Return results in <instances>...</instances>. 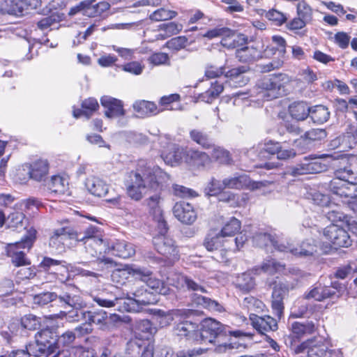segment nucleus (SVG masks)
Returning <instances> with one entry per match:
<instances>
[{
	"instance_id": "obj_49",
	"label": "nucleus",
	"mask_w": 357,
	"mask_h": 357,
	"mask_svg": "<svg viewBox=\"0 0 357 357\" xmlns=\"http://www.w3.org/2000/svg\"><path fill=\"white\" fill-rule=\"evenodd\" d=\"M327 218L328 220L335 223H340L339 226L343 227L344 225H349L350 222V218L344 214L342 212L333 210L327 213Z\"/></svg>"
},
{
	"instance_id": "obj_8",
	"label": "nucleus",
	"mask_w": 357,
	"mask_h": 357,
	"mask_svg": "<svg viewBox=\"0 0 357 357\" xmlns=\"http://www.w3.org/2000/svg\"><path fill=\"white\" fill-rule=\"evenodd\" d=\"M203 36L208 39L222 37L221 44L227 48H236L240 41H245L243 35H237L235 31L227 27L211 29L207 31Z\"/></svg>"
},
{
	"instance_id": "obj_63",
	"label": "nucleus",
	"mask_w": 357,
	"mask_h": 357,
	"mask_svg": "<svg viewBox=\"0 0 357 357\" xmlns=\"http://www.w3.org/2000/svg\"><path fill=\"white\" fill-rule=\"evenodd\" d=\"M299 75L301 77L303 81L307 84H312L318 79L317 73L309 67L301 70Z\"/></svg>"
},
{
	"instance_id": "obj_20",
	"label": "nucleus",
	"mask_w": 357,
	"mask_h": 357,
	"mask_svg": "<svg viewBox=\"0 0 357 357\" xmlns=\"http://www.w3.org/2000/svg\"><path fill=\"white\" fill-rule=\"evenodd\" d=\"M76 231L70 227H65L58 229H55L50 237V244H62L67 243V241L70 239L75 240Z\"/></svg>"
},
{
	"instance_id": "obj_61",
	"label": "nucleus",
	"mask_w": 357,
	"mask_h": 357,
	"mask_svg": "<svg viewBox=\"0 0 357 357\" xmlns=\"http://www.w3.org/2000/svg\"><path fill=\"white\" fill-rule=\"evenodd\" d=\"M188 39L185 36H178L169 40L167 45L169 49L178 50L185 47Z\"/></svg>"
},
{
	"instance_id": "obj_45",
	"label": "nucleus",
	"mask_w": 357,
	"mask_h": 357,
	"mask_svg": "<svg viewBox=\"0 0 357 357\" xmlns=\"http://www.w3.org/2000/svg\"><path fill=\"white\" fill-rule=\"evenodd\" d=\"M225 189L224 179L220 181L215 178H212L206 186L204 192L208 196H216L220 194Z\"/></svg>"
},
{
	"instance_id": "obj_39",
	"label": "nucleus",
	"mask_w": 357,
	"mask_h": 357,
	"mask_svg": "<svg viewBox=\"0 0 357 357\" xmlns=\"http://www.w3.org/2000/svg\"><path fill=\"white\" fill-rule=\"evenodd\" d=\"M86 252L89 255V258L91 261H100L107 264L114 263L112 258L105 256V254L107 253V248L102 252L101 250L98 252L95 247H86Z\"/></svg>"
},
{
	"instance_id": "obj_9",
	"label": "nucleus",
	"mask_w": 357,
	"mask_h": 357,
	"mask_svg": "<svg viewBox=\"0 0 357 357\" xmlns=\"http://www.w3.org/2000/svg\"><path fill=\"white\" fill-rule=\"evenodd\" d=\"M273 284L271 307L274 315L280 320L284 315V299L289 292V288L287 284L282 282H275Z\"/></svg>"
},
{
	"instance_id": "obj_42",
	"label": "nucleus",
	"mask_w": 357,
	"mask_h": 357,
	"mask_svg": "<svg viewBox=\"0 0 357 357\" xmlns=\"http://www.w3.org/2000/svg\"><path fill=\"white\" fill-rule=\"evenodd\" d=\"M144 344V342L142 339L138 338L137 337L132 338L126 344V354L130 357L138 356L142 351Z\"/></svg>"
},
{
	"instance_id": "obj_1",
	"label": "nucleus",
	"mask_w": 357,
	"mask_h": 357,
	"mask_svg": "<svg viewBox=\"0 0 357 357\" xmlns=\"http://www.w3.org/2000/svg\"><path fill=\"white\" fill-rule=\"evenodd\" d=\"M129 178L130 180L126 185V192L131 199L138 202L144 195L151 192L155 193L145 199L144 204L157 223L160 233L158 238H165L167 227L160 206L162 197L160 193L167 185L169 181V175L159 167L152 168L144 161H140L137 169L130 173Z\"/></svg>"
},
{
	"instance_id": "obj_38",
	"label": "nucleus",
	"mask_w": 357,
	"mask_h": 357,
	"mask_svg": "<svg viewBox=\"0 0 357 357\" xmlns=\"http://www.w3.org/2000/svg\"><path fill=\"white\" fill-rule=\"evenodd\" d=\"M284 267L280 262H277L274 259L267 260L253 270L256 274H259L261 272L268 273L273 274L278 271L281 270Z\"/></svg>"
},
{
	"instance_id": "obj_5",
	"label": "nucleus",
	"mask_w": 357,
	"mask_h": 357,
	"mask_svg": "<svg viewBox=\"0 0 357 357\" xmlns=\"http://www.w3.org/2000/svg\"><path fill=\"white\" fill-rule=\"evenodd\" d=\"M241 229V222L236 218H231L221 230L211 229L204 239V245H215L230 243L234 234Z\"/></svg>"
},
{
	"instance_id": "obj_22",
	"label": "nucleus",
	"mask_w": 357,
	"mask_h": 357,
	"mask_svg": "<svg viewBox=\"0 0 357 357\" xmlns=\"http://www.w3.org/2000/svg\"><path fill=\"white\" fill-rule=\"evenodd\" d=\"M132 107L137 115L140 117L157 114L161 112L154 102L146 100L135 101Z\"/></svg>"
},
{
	"instance_id": "obj_57",
	"label": "nucleus",
	"mask_w": 357,
	"mask_h": 357,
	"mask_svg": "<svg viewBox=\"0 0 357 357\" xmlns=\"http://www.w3.org/2000/svg\"><path fill=\"white\" fill-rule=\"evenodd\" d=\"M225 66L217 67L212 64H207L205 67V76L208 79H214L224 75Z\"/></svg>"
},
{
	"instance_id": "obj_2",
	"label": "nucleus",
	"mask_w": 357,
	"mask_h": 357,
	"mask_svg": "<svg viewBox=\"0 0 357 357\" xmlns=\"http://www.w3.org/2000/svg\"><path fill=\"white\" fill-rule=\"evenodd\" d=\"M243 334L240 331H230L229 326L212 318L204 319L198 331L201 340L215 344V351L219 354L234 349L235 346L230 342L231 337H240Z\"/></svg>"
},
{
	"instance_id": "obj_16",
	"label": "nucleus",
	"mask_w": 357,
	"mask_h": 357,
	"mask_svg": "<svg viewBox=\"0 0 357 357\" xmlns=\"http://www.w3.org/2000/svg\"><path fill=\"white\" fill-rule=\"evenodd\" d=\"M224 184L225 188L234 190L255 189L259 188L261 185V182H252L250 177L244 174L224 178Z\"/></svg>"
},
{
	"instance_id": "obj_15",
	"label": "nucleus",
	"mask_w": 357,
	"mask_h": 357,
	"mask_svg": "<svg viewBox=\"0 0 357 357\" xmlns=\"http://www.w3.org/2000/svg\"><path fill=\"white\" fill-rule=\"evenodd\" d=\"M250 320L252 326L261 334L268 331H275L278 328L277 319L269 315L258 316L250 314Z\"/></svg>"
},
{
	"instance_id": "obj_19",
	"label": "nucleus",
	"mask_w": 357,
	"mask_h": 357,
	"mask_svg": "<svg viewBox=\"0 0 357 357\" xmlns=\"http://www.w3.org/2000/svg\"><path fill=\"white\" fill-rule=\"evenodd\" d=\"M326 166L318 159L305 160L304 162L296 167L292 172L294 175L317 174L324 171Z\"/></svg>"
},
{
	"instance_id": "obj_60",
	"label": "nucleus",
	"mask_w": 357,
	"mask_h": 357,
	"mask_svg": "<svg viewBox=\"0 0 357 357\" xmlns=\"http://www.w3.org/2000/svg\"><path fill=\"white\" fill-rule=\"evenodd\" d=\"M219 202L229 204L232 207H236L239 205L238 201V196L231 192H222L218 195Z\"/></svg>"
},
{
	"instance_id": "obj_24",
	"label": "nucleus",
	"mask_w": 357,
	"mask_h": 357,
	"mask_svg": "<svg viewBox=\"0 0 357 357\" xmlns=\"http://www.w3.org/2000/svg\"><path fill=\"white\" fill-rule=\"evenodd\" d=\"M98 108L99 104L97 100L93 98H89L82 101V109H75L73 110V116L75 118H79L81 116H85L86 119H89L93 112L97 111Z\"/></svg>"
},
{
	"instance_id": "obj_53",
	"label": "nucleus",
	"mask_w": 357,
	"mask_h": 357,
	"mask_svg": "<svg viewBox=\"0 0 357 357\" xmlns=\"http://www.w3.org/2000/svg\"><path fill=\"white\" fill-rule=\"evenodd\" d=\"M173 192L176 196L182 198H192L198 196V194L192 189L176 184L173 185Z\"/></svg>"
},
{
	"instance_id": "obj_13",
	"label": "nucleus",
	"mask_w": 357,
	"mask_h": 357,
	"mask_svg": "<svg viewBox=\"0 0 357 357\" xmlns=\"http://www.w3.org/2000/svg\"><path fill=\"white\" fill-rule=\"evenodd\" d=\"M173 213L180 222L186 225L192 224L197 218L193 206L185 202L176 203L173 207Z\"/></svg>"
},
{
	"instance_id": "obj_4",
	"label": "nucleus",
	"mask_w": 357,
	"mask_h": 357,
	"mask_svg": "<svg viewBox=\"0 0 357 357\" xmlns=\"http://www.w3.org/2000/svg\"><path fill=\"white\" fill-rule=\"evenodd\" d=\"M296 354L307 353V357H343L339 349H328V347L317 338L308 339L294 348Z\"/></svg>"
},
{
	"instance_id": "obj_18",
	"label": "nucleus",
	"mask_w": 357,
	"mask_h": 357,
	"mask_svg": "<svg viewBox=\"0 0 357 357\" xmlns=\"http://www.w3.org/2000/svg\"><path fill=\"white\" fill-rule=\"evenodd\" d=\"M85 186L91 195L96 197H104L109 191V185L102 178L94 175L86 178Z\"/></svg>"
},
{
	"instance_id": "obj_40",
	"label": "nucleus",
	"mask_w": 357,
	"mask_h": 357,
	"mask_svg": "<svg viewBox=\"0 0 357 357\" xmlns=\"http://www.w3.org/2000/svg\"><path fill=\"white\" fill-rule=\"evenodd\" d=\"M275 251H272L273 252H277V253H282L284 252L283 257H279V258L284 259L286 257H288L289 253L292 254L293 255L297 256V257H305L308 255H311L312 252H310L302 248V247L295 248L293 249H291V247H274ZM274 256L278 257L277 255L274 254Z\"/></svg>"
},
{
	"instance_id": "obj_50",
	"label": "nucleus",
	"mask_w": 357,
	"mask_h": 357,
	"mask_svg": "<svg viewBox=\"0 0 357 357\" xmlns=\"http://www.w3.org/2000/svg\"><path fill=\"white\" fill-rule=\"evenodd\" d=\"M177 15V12L165 8H160L154 11L151 15L150 19L153 21H165L174 18Z\"/></svg>"
},
{
	"instance_id": "obj_33",
	"label": "nucleus",
	"mask_w": 357,
	"mask_h": 357,
	"mask_svg": "<svg viewBox=\"0 0 357 357\" xmlns=\"http://www.w3.org/2000/svg\"><path fill=\"white\" fill-rule=\"evenodd\" d=\"M92 299L95 301L98 305L104 307H112L116 305L118 301L122 299L121 297H119L114 294H108L105 293H102L98 295H91Z\"/></svg>"
},
{
	"instance_id": "obj_23",
	"label": "nucleus",
	"mask_w": 357,
	"mask_h": 357,
	"mask_svg": "<svg viewBox=\"0 0 357 357\" xmlns=\"http://www.w3.org/2000/svg\"><path fill=\"white\" fill-rule=\"evenodd\" d=\"M186 161L193 166L204 167L211 163V158L205 152L190 149L186 153Z\"/></svg>"
},
{
	"instance_id": "obj_17",
	"label": "nucleus",
	"mask_w": 357,
	"mask_h": 357,
	"mask_svg": "<svg viewBox=\"0 0 357 357\" xmlns=\"http://www.w3.org/2000/svg\"><path fill=\"white\" fill-rule=\"evenodd\" d=\"M101 105L106 109L105 116L108 118H114L124 116L126 111L121 100L105 96L100 99Z\"/></svg>"
},
{
	"instance_id": "obj_10",
	"label": "nucleus",
	"mask_w": 357,
	"mask_h": 357,
	"mask_svg": "<svg viewBox=\"0 0 357 357\" xmlns=\"http://www.w3.org/2000/svg\"><path fill=\"white\" fill-rule=\"evenodd\" d=\"M57 299L61 306L67 308L78 309L82 306V298L79 295V290L75 286H66L59 294H57Z\"/></svg>"
},
{
	"instance_id": "obj_37",
	"label": "nucleus",
	"mask_w": 357,
	"mask_h": 357,
	"mask_svg": "<svg viewBox=\"0 0 357 357\" xmlns=\"http://www.w3.org/2000/svg\"><path fill=\"white\" fill-rule=\"evenodd\" d=\"M190 139L204 149L212 147V144L208 136L198 129H193L190 131Z\"/></svg>"
},
{
	"instance_id": "obj_55",
	"label": "nucleus",
	"mask_w": 357,
	"mask_h": 357,
	"mask_svg": "<svg viewBox=\"0 0 357 357\" xmlns=\"http://www.w3.org/2000/svg\"><path fill=\"white\" fill-rule=\"evenodd\" d=\"M22 326L28 330H36L40 326L39 318L33 314H27L22 318Z\"/></svg>"
},
{
	"instance_id": "obj_36",
	"label": "nucleus",
	"mask_w": 357,
	"mask_h": 357,
	"mask_svg": "<svg viewBox=\"0 0 357 357\" xmlns=\"http://www.w3.org/2000/svg\"><path fill=\"white\" fill-rule=\"evenodd\" d=\"M13 247H8L6 252L7 256L11 258L12 264L15 266H22L31 264L30 261L26 257L24 252L22 251H14L11 248Z\"/></svg>"
},
{
	"instance_id": "obj_51",
	"label": "nucleus",
	"mask_w": 357,
	"mask_h": 357,
	"mask_svg": "<svg viewBox=\"0 0 357 357\" xmlns=\"http://www.w3.org/2000/svg\"><path fill=\"white\" fill-rule=\"evenodd\" d=\"M196 303L202 307L211 310L220 311L222 306L215 301L204 296H197L195 298Z\"/></svg>"
},
{
	"instance_id": "obj_35",
	"label": "nucleus",
	"mask_w": 357,
	"mask_h": 357,
	"mask_svg": "<svg viewBox=\"0 0 357 357\" xmlns=\"http://www.w3.org/2000/svg\"><path fill=\"white\" fill-rule=\"evenodd\" d=\"M236 286L243 292H249L255 288V281L250 273H243L236 278Z\"/></svg>"
},
{
	"instance_id": "obj_54",
	"label": "nucleus",
	"mask_w": 357,
	"mask_h": 357,
	"mask_svg": "<svg viewBox=\"0 0 357 357\" xmlns=\"http://www.w3.org/2000/svg\"><path fill=\"white\" fill-rule=\"evenodd\" d=\"M57 299L56 292H43L36 295L33 298L34 303L40 305H45Z\"/></svg>"
},
{
	"instance_id": "obj_59",
	"label": "nucleus",
	"mask_w": 357,
	"mask_h": 357,
	"mask_svg": "<svg viewBox=\"0 0 357 357\" xmlns=\"http://www.w3.org/2000/svg\"><path fill=\"white\" fill-rule=\"evenodd\" d=\"M136 330L144 334L143 335L144 338L149 339L152 334L153 328L152 327V324L149 320L143 319L140 320L137 324Z\"/></svg>"
},
{
	"instance_id": "obj_26",
	"label": "nucleus",
	"mask_w": 357,
	"mask_h": 357,
	"mask_svg": "<svg viewBox=\"0 0 357 357\" xmlns=\"http://www.w3.org/2000/svg\"><path fill=\"white\" fill-rule=\"evenodd\" d=\"M236 56L241 62L250 63L256 61L261 56L260 50L252 46H248L238 49L236 52Z\"/></svg>"
},
{
	"instance_id": "obj_64",
	"label": "nucleus",
	"mask_w": 357,
	"mask_h": 357,
	"mask_svg": "<svg viewBox=\"0 0 357 357\" xmlns=\"http://www.w3.org/2000/svg\"><path fill=\"white\" fill-rule=\"evenodd\" d=\"M323 290L322 285L321 284H317L309 292L305 293L304 294V298L305 299H311L314 298L318 301H323Z\"/></svg>"
},
{
	"instance_id": "obj_58",
	"label": "nucleus",
	"mask_w": 357,
	"mask_h": 357,
	"mask_svg": "<svg viewBox=\"0 0 357 357\" xmlns=\"http://www.w3.org/2000/svg\"><path fill=\"white\" fill-rule=\"evenodd\" d=\"M312 13L310 6L305 1H301L298 3L297 13L300 17L310 22L312 19Z\"/></svg>"
},
{
	"instance_id": "obj_47",
	"label": "nucleus",
	"mask_w": 357,
	"mask_h": 357,
	"mask_svg": "<svg viewBox=\"0 0 357 357\" xmlns=\"http://www.w3.org/2000/svg\"><path fill=\"white\" fill-rule=\"evenodd\" d=\"M107 253L122 259H128L135 253L134 247H107Z\"/></svg>"
},
{
	"instance_id": "obj_11",
	"label": "nucleus",
	"mask_w": 357,
	"mask_h": 357,
	"mask_svg": "<svg viewBox=\"0 0 357 357\" xmlns=\"http://www.w3.org/2000/svg\"><path fill=\"white\" fill-rule=\"evenodd\" d=\"M35 338L45 350L47 354H52L56 351L57 333L53 328H45L38 332Z\"/></svg>"
},
{
	"instance_id": "obj_43",
	"label": "nucleus",
	"mask_w": 357,
	"mask_h": 357,
	"mask_svg": "<svg viewBox=\"0 0 357 357\" xmlns=\"http://www.w3.org/2000/svg\"><path fill=\"white\" fill-rule=\"evenodd\" d=\"M170 149L171 151L169 153L162 152V157L167 164L174 166L181 160L183 152L174 145H172Z\"/></svg>"
},
{
	"instance_id": "obj_29",
	"label": "nucleus",
	"mask_w": 357,
	"mask_h": 357,
	"mask_svg": "<svg viewBox=\"0 0 357 357\" xmlns=\"http://www.w3.org/2000/svg\"><path fill=\"white\" fill-rule=\"evenodd\" d=\"M291 331L296 338H301L305 335H310L315 332L316 326L312 321L304 323L295 321L291 324Z\"/></svg>"
},
{
	"instance_id": "obj_27",
	"label": "nucleus",
	"mask_w": 357,
	"mask_h": 357,
	"mask_svg": "<svg viewBox=\"0 0 357 357\" xmlns=\"http://www.w3.org/2000/svg\"><path fill=\"white\" fill-rule=\"evenodd\" d=\"M49 172V164L46 160H38L36 161L28 172L29 177L36 181H42L46 177Z\"/></svg>"
},
{
	"instance_id": "obj_34",
	"label": "nucleus",
	"mask_w": 357,
	"mask_h": 357,
	"mask_svg": "<svg viewBox=\"0 0 357 357\" xmlns=\"http://www.w3.org/2000/svg\"><path fill=\"white\" fill-rule=\"evenodd\" d=\"M310 115L314 123L322 124L329 119L330 112L326 106L316 105L311 108Z\"/></svg>"
},
{
	"instance_id": "obj_7",
	"label": "nucleus",
	"mask_w": 357,
	"mask_h": 357,
	"mask_svg": "<svg viewBox=\"0 0 357 357\" xmlns=\"http://www.w3.org/2000/svg\"><path fill=\"white\" fill-rule=\"evenodd\" d=\"M41 4V0L5 1L0 6V13L20 17L27 14L31 10L37 9Z\"/></svg>"
},
{
	"instance_id": "obj_41",
	"label": "nucleus",
	"mask_w": 357,
	"mask_h": 357,
	"mask_svg": "<svg viewBox=\"0 0 357 357\" xmlns=\"http://www.w3.org/2000/svg\"><path fill=\"white\" fill-rule=\"evenodd\" d=\"M212 157L221 164L230 165L232 163V158L229 152L225 149L212 145Z\"/></svg>"
},
{
	"instance_id": "obj_21",
	"label": "nucleus",
	"mask_w": 357,
	"mask_h": 357,
	"mask_svg": "<svg viewBox=\"0 0 357 357\" xmlns=\"http://www.w3.org/2000/svg\"><path fill=\"white\" fill-rule=\"evenodd\" d=\"M75 241L82 242L84 244L89 243L90 245L93 243H105L104 239L101 236V234L94 227H89L85 230L84 234L77 233L76 231Z\"/></svg>"
},
{
	"instance_id": "obj_44",
	"label": "nucleus",
	"mask_w": 357,
	"mask_h": 357,
	"mask_svg": "<svg viewBox=\"0 0 357 357\" xmlns=\"http://www.w3.org/2000/svg\"><path fill=\"white\" fill-rule=\"evenodd\" d=\"M183 29V25L176 22H170L161 24L159 26V30L162 31L164 38H168L179 33Z\"/></svg>"
},
{
	"instance_id": "obj_62",
	"label": "nucleus",
	"mask_w": 357,
	"mask_h": 357,
	"mask_svg": "<svg viewBox=\"0 0 357 357\" xmlns=\"http://www.w3.org/2000/svg\"><path fill=\"white\" fill-rule=\"evenodd\" d=\"M181 278L188 290L193 291H199L202 293H207L206 289L203 286L197 283L190 278L185 275H182Z\"/></svg>"
},
{
	"instance_id": "obj_3",
	"label": "nucleus",
	"mask_w": 357,
	"mask_h": 357,
	"mask_svg": "<svg viewBox=\"0 0 357 357\" xmlns=\"http://www.w3.org/2000/svg\"><path fill=\"white\" fill-rule=\"evenodd\" d=\"M291 81L287 75L282 73L264 77L257 83L259 95L266 100L277 98L284 93V89Z\"/></svg>"
},
{
	"instance_id": "obj_12",
	"label": "nucleus",
	"mask_w": 357,
	"mask_h": 357,
	"mask_svg": "<svg viewBox=\"0 0 357 357\" xmlns=\"http://www.w3.org/2000/svg\"><path fill=\"white\" fill-rule=\"evenodd\" d=\"M325 238L332 244L344 245L349 244V236L347 231L337 224H331L324 231Z\"/></svg>"
},
{
	"instance_id": "obj_56",
	"label": "nucleus",
	"mask_w": 357,
	"mask_h": 357,
	"mask_svg": "<svg viewBox=\"0 0 357 357\" xmlns=\"http://www.w3.org/2000/svg\"><path fill=\"white\" fill-rule=\"evenodd\" d=\"M180 100V96L177 93L171 94L169 96H163L160 98V104L161 106H164V108L159 109L162 112L163 110L167 109V110H174L176 109L177 108H174L172 106H171L172 103H174L175 102L179 101Z\"/></svg>"
},
{
	"instance_id": "obj_30",
	"label": "nucleus",
	"mask_w": 357,
	"mask_h": 357,
	"mask_svg": "<svg viewBox=\"0 0 357 357\" xmlns=\"http://www.w3.org/2000/svg\"><path fill=\"white\" fill-rule=\"evenodd\" d=\"M48 185L52 192L63 195L68 191V179L64 176H53Z\"/></svg>"
},
{
	"instance_id": "obj_32",
	"label": "nucleus",
	"mask_w": 357,
	"mask_h": 357,
	"mask_svg": "<svg viewBox=\"0 0 357 357\" xmlns=\"http://www.w3.org/2000/svg\"><path fill=\"white\" fill-rule=\"evenodd\" d=\"M7 225L13 230L20 231L26 228V221L22 212L14 211L7 218Z\"/></svg>"
},
{
	"instance_id": "obj_28",
	"label": "nucleus",
	"mask_w": 357,
	"mask_h": 357,
	"mask_svg": "<svg viewBox=\"0 0 357 357\" xmlns=\"http://www.w3.org/2000/svg\"><path fill=\"white\" fill-rule=\"evenodd\" d=\"M198 325L191 321H183L178 323L174 328L175 333L181 337H191L198 335Z\"/></svg>"
},
{
	"instance_id": "obj_6",
	"label": "nucleus",
	"mask_w": 357,
	"mask_h": 357,
	"mask_svg": "<svg viewBox=\"0 0 357 357\" xmlns=\"http://www.w3.org/2000/svg\"><path fill=\"white\" fill-rule=\"evenodd\" d=\"M84 321L91 325L96 324L102 331H110L121 321V317L116 314H107L103 310H88L82 312Z\"/></svg>"
},
{
	"instance_id": "obj_46",
	"label": "nucleus",
	"mask_w": 357,
	"mask_h": 357,
	"mask_svg": "<svg viewBox=\"0 0 357 357\" xmlns=\"http://www.w3.org/2000/svg\"><path fill=\"white\" fill-rule=\"evenodd\" d=\"M273 44L268 46L265 50V54L269 55L274 49H277L279 55L283 56L286 52V41L284 39L279 36H273L272 37Z\"/></svg>"
},
{
	"instance_id": "obj_31",
	"label": "nucleus",
	"mask_w": 357,
	"mask_h": 357,
	"mask_svg": "<svg viewBox=\"0 0 357 357\" xmlns=\"http://www.w3.org/2000/svg\"><path fill=\"white\" fill-rule=\"evenodd\" d=\"M132 275L138 277L142 281L146 282V286L153 289L155 293L162 284L161 280L150 277L151 275V272L150 271L137 268L135 270H132Z\"/></svg>"
},
{
	"instance_id": "obj_14",
	"label": "nucleus",
	"mask_w": 357,
	"mask_h": 357,
	"mask_svg": "<svg viewBox=\"0 0 357 357\" xmlns=\"http://www.w3.org/2000/svg\"><path fill=\"white\" fill-rule=\"evenodd\" d=\"M330 190L340 197L355 199L357 197V187L350 182L333 178L328 184Z\"/></svg>"
},
{
	"instance_id": "obj_48",
	"label": "nucleus",
	"mask_w": 357,
	"mask_h": 357,
	"mask_svg": "<svg viewBox=\"0 0 357 357\" xmlns=\"http://www.w3.org/2000/svg\"><path fill=\"white\" fill-rule=\"evenodd\" d=\"M222 84L215 81L212 84L210 89H208L204 93L202 94L201 98L203 101L206 102H211L214 98H216L223 91Z\"/></svg>"
},
{
	"instance_id": "obj_25",
	"label": "nucleus",
	"mask_w": 357,
	"mask_h": 357,
	"mask_svg": "<svg viewBox=\"0 0 357 357\" xmlns=\"http://www.w3.org/2000/svg\"><path fill=\"white\" fill-rule=\"evenodd\" d=\"M310 107L305 102H295L289 107V112L291 116L297 121H303L310 114Z\"/></svg>"
},
{
	"instance_id": "obj_52",
	"label": "nucleus",
	"mask_w": 357,
	"mask_h": 357,
	"mask_svg": "<svg viewBox=\"0 0 357 357\" xmlns=\"http://www.w3.org/2000/svg\"><path fill=\"white\" fill-rule=\"evenodd\" d=\"M75 340V335L73 331H68L61 335L57 334L56 349H59L61 347H64L71 345Z\"/></svg>"
}]
</instances>
